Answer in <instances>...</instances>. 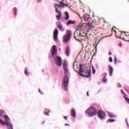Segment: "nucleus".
<instances>
[{
	"instance_id": "f257e3e1",
	"label": "nucleus",
	"mask_w": 129,
	"mask_h": 129,
	"mask_svg": "<svg viewBox=\"0 0 129 129\" xmlns=\"http://www.w3.org/2000/svg\"><path fill=\"white\" fill-rule=\"evenodd\" d=\"M62 68L64 70V76L62 81V87L66 91L68 90V84H69V70L68 69V65L67 64V61L64 60L63 62Z\"/></svg>"
},
{
	"instance_id": "f03ea898",
	"label": "nucleus",
	"mask_w": 129,
	"mask_h": 129,
	"mask_svg": "<svg viewBox=\"0 0 129 129\" xmlns=\"http://www.w3.org/2000/svg\"><path fill=\"white\" fill-rule=\"evenodd\" d=\"M84 20L85 22H87V24H88V28L89 30H94L95 31L96 29V24H95V22L93 21L92 23H90L92 19L90 18V15H86L84 17Z\"/></svg>"
},
{
	"instance_id": "7ed1b4c3",
	"label": "nucleus",
	"mask_w": 129,
	"mask_h": 129,
	"mask_svg": "<svg viewBox=\"0 0 129 129\" xmlns=\"http://www.w3.org/2000/svg\"><path fill=\"white\" fill-rule=\"evenodd\" d=\"M85 113H86L89 117L95 116V115L97 114V110L95 107H91L85 111Z\"/></svg>"
},
{
	"instance_id": "20e7f679",
	"label": "nucleus",
	"mask_w": 129,
	"mask_h": 129,
	"mask_svg": "<svg viewBox=\"0 0 129 129\" xmlns=\"http://www.w3.org/2000/svg\"><path fill=\"white\" fill-rule=\"evenodd\" d=\"M80 72L81 73H84L85 77L87 78H89L91 74L90 71L89 70H87V72H84V66L82 64H80Z\"/></svg>"
},
{
	"instance_id": "39448f33",
	"label": "nucleus",
	"mask_w": 129,
	"mask_h": 129,
	"mask_svg": "<svg viewBox=\"0 0 129 129\" xmlns=\"http://www.w3.org/2000/svg\"><path fill=\"white\" fill-rule=\"evenodd\" d=\"M71 36H72V32L71 31L67 30V33L63 37V41L64 43H68L71 38Z\"/></svg>"
},
{
	"instance_id": "423d86ee",
	"label": "nucleus",
	"mask_w": 129,
	"mask_h": 129,
	"mask_svg": "<svg viewBox=\"0 0 129 129\" xmlns=\"http://www.w3.org/2000/svg\"><path fill=\"white\" fill-rule=\"evenodd\" d=\"M54 63L58 67L62 66V58L60 56H56L54 59Z\"/></svg>"
},
{
	"instance_id": "0eeeda50",
	"label": "nucleus",
	"mask_w": 129,
	"mask_h": 129,
	"mask_svg": "<svg viewBox=\"0 0 129 129\" xmlns=\"http://www.w3.org/2000/svg\"><path fill=\"white\" fill-rule=\"evenodd\" d=\"M97 114L100 119H104L105 118V113L102 110H99L97 112Z\"/></svg>"
},
{
	"instance_id": "6e6552de",
	"label": "nucleus",
	"mask_w": 129,
	"mask_h": 129,
	"mask_svg": "<svg viewBox=\"0 0 129 129\" xmlns=\"http://www.w3.org/2000/svg\"><path fill=\"white\" fill-rule=\"evenodd\" d=\"M87 28V23H81L79 25L78 29H80L81 31H84Z\"/></svg>"
},
{
	"instance_id": "1a4fd4ad",
	"label": "nucleus",
	"mask_w": 129,
	"mask_h": 129,
	"mask_svg": "<svg viewBox=\"0 0 129 129\" xmlns=\"http://www.w3.org/2000/svg\"><path fill=\"white\" fill-rule=\"evenodd\" d=\"M55 55H57V47L56 45H53L52 49H51V56L52 57H54Z\"/></svg>"
},
{
	"instance_id": "9d476101",
	"label": "nucleus",
	"mask_w": 129,
	"mask_h": 129,
	"mask_svg": "<svg viewBox=\"0 0 129 129\" xmlns=\"http://www.w3.org/2000/svg\"><path fill=\"white\" fill-rule=\"evenodd\" d=\"M59 32L58 31V29H55L53 31V39L55 41H57L58 40V34Z\"/></svg>"
},
{
	"instance_id": "9b49d317",
	"label": "nucleus",
	"mask_w": 129,
	"mask_h": 129,
	"mask_svg": "<svg viewBox=\"0 0 129 129\" xmlns=\"http://www.w3.org/2000/svg\"><path fill=\"white\" fill-rule=\"evenodd\" d=\"M5 124L6 125L7 128L13 129V125L11 123H10V121H5Z\"/></svg>"
},
{
	"instance_id": "f8f14e48",
	"label": "nucleus",
	"mask_w": 129,
	"mask_h": 129,
	"mask_svg": "<svg viewBox=\"0 0 129 129\" xmlns=\"http://www.w3.org/2000/svg\"><path fill=\"white\" fill-rule=\"evenodd\" d=\"M76 24V22L75 20H69L67 23V25L69 26V25H75Z\"/></svg>"
},
{
	"instance_id": "ddd939ff",
	"label": "nucleus",
	"mask_w": 129,
	"mask_h": 129,
	"mask_svg": "<svg viewBox=\"0 0 129 129\" xmlns=\"http://www.w3.org/2000/svg\"><path fill=\"white\" fill-rule=\"evenodd\" d=\"M74 69L75 70V71H76V72H77V71H78V70H79V71H80V65L78 66L75 63L74 64Z\"/></svg>"
},
{
	"instance_id": "4468645a",
	"label": "nucleus",
	"mask_w": 129,
	"mask_h": 129,
	"mask_svg": "<svg viewBox=\"0 0 129 129\" xmlns=\"http://www.w3.org/2000/svg\"><path fill=\"white\" fill-rule=\"evenodd\" d=\"M71 116H73L74 118L76 117V112H75V109H72L71 110Z\"/></svg>"
},
{
	"instance_id": "2eb2a0df",
	"label": "nucleus",
	"mask_w": 129,
	"mask_h": 129,
	"mask_svg": "<svg viewBox=\"0 0 129 129\" xmlns=\"http://www.w3.org/2000/svg\"><path fill=\"white\" fill-rule=\"evenodd\" d=\"M109 72L110 76H112V72H113V68L111 66L109 67Z\"/></svg>"
},
{
	"instance_id": "dca6fc26",
	"label": "nucleus",
	"mask_w": 129,
	"mask_h": 129,
	"mask_svg": "<svg viewBox=\"0 0 129 129\" xmlns=\"http://www.w3.org/2000/svg\"><path fill=\"white\" fill-rule=\"evenodd\" d=\"M64 19L67 21H68V20H69V19H70V16H69V13H68V12H65V18H64Z\"/></svg>"
},
{
	"instance_id": "f3484780",
	"label": "nucleus",
	"mask_w": 129,
	"mask_h": 129,
	"mask_svg": "<svg viewBox=\"0 0 129 129\" xmlns=\"http://www.w3.org/2000/svg\"><path fill=\"white\" fill-rule=\"evenodd\" d=\"M104 26L105 27H110L111 26V24H110V22L109 21H105V23H104Z\"/></svg>"
},
{
	"instance_id": "a211bd4d",
	"label": "nucleus",
	"mask_w": 129,
	"mask_h": 129,
	"mask_svg": "<svg viewBox=\"0 0 129 129\" xmlns=\"http://www.w3.org/2000/svg\"><path fill=\"white\" fill-rule=\"evenodd\" d=\"M93 20L95 22H96L97 21H98V22L99 21V18H100L98 16L93 15Z\"/></svg>"
},
{
	"instance_id": "6ab92c4d",
	"label": "nucleus",
	"mask_w": 129,
	"mask_h": 129,
	"mask_svg": "<svg viewBox=\"0 0 129 129\" xmlns=\"http://www.w3.org/2000/svg\"><path fill=\"white\" fill-rule=\"evenodd\" d=\"M70 53V49H69V47H67L66 48V54L67 56H69Z\"/></svg>"
},
{
	"instance_id": "aec40b11",
	"label": "nucleus",
	"mask_w": 129,
	"mask_h": 129,
	"mask_svg": "<svg viewBox=\"0 0 129 129\" xmlns=\"http://www.w3.org/2000/svg\"><path fill=\"white\" fill-rule=\"evenodd\" d=\"M57 27H58V28H59L60 31H64V29H63V27L62 26L61 24L58 23L57 24Z\"/></svg>"
},
{
	"instance_id": "412c9836",
	"label": "nucleus",
	"mask_w": 129,
	"mask_h": 129,
	"mask_svg": "<svg viewBox=\"0 0 129 129\" xmlns=\"http://www.w3.org/2000/svg\"><path fill=\"white\" fill-rule=\"evenodd\" d=\"M106 20H105V19L102 17L99 18V22H100V23L103 22V23H104V24L106 22Z\"/></svg>"
},
{
	"instance_id": "4be33fe9",
	"label": "nucleus",
	"mask_w": 129,
	"mask_h": 129,
	"mask_svg": "<svg viewBox=\"0 0 129 129\" xmlns=\"http://www.w3.org/2000/svg\"><path fill=\"white\" fill-rule=\"evenodd\" d=\"M107 113H108V115H109V117H110L111 118H113V117L115 116L114 114H113L110 112H108Z\"/></svg>"
},
{
	"instance_id": "5701e85b",
	"label": "nucleus",
	"mask_w": 129,
	"mask_h": 129,
	"mask_svg": "<svg viewBox=\"0 0 129 129\" xmlns=\"http://www.w3.org/2000/svg\"><path fill=\"white\" fill-rule=\"evenodd\" d=\"M61 17H62V14H59L58 15H57L56 16L57 20H58V21H60V20L61 19Z\"/></svg>"
},
{
	"instance_id": "b1692460",
	"label": "nucleus",
	"mask_w": 129,
	"mask_h": 129,
	"mask_svg": "<svg viewBox=\"0 0 129 129\" xmlns=\"http://www.w3.org/2000/svg\"><path fill=\"white\" fill-rule=\"evenodd\" d=\"M59 4H60L59 6H60V7H64V6H65L66 7H68V5L62 3V2H59Z\"/></svg>"
},
{
	"instance_id": "393cba45",
	"label": "nucleus",
	"mask_w": 129,
	"mask_h": 129,
	"mask_svg": "<svg viewBox=\"0 0 129 129\" xmlns=\"http://www.w3.org/2000/svg\"><path fill=\"white\" fill-rule=\"evenodd\" d=\"M18 11V9H17V8L15 7L14 8V15L15 16V17H17V12Z\"/></svg>"
},
{
	"instance_id": "a878e982",
	"label": "nucleus",
	"mask_w": 129,
	"mask_h": 129,
	"mask_svg": "<svg viewBox=\"0 0 129 129\" xmlns=\"http://www.w3.org/2000/svg\"><path fill=\"white\" fill-rule=\"evenodd\" d=\"M4 118L6 119L5 121H9L10 120V118L8 116V115H4Z\"/></svg>"
},
{
	"instance_id": "bb28decb",
	"label": "nucleus",
	"mask_w": 129,
	"mask_h": 129,
	"mask_svg": "<svg viewBox=\"0 0 129 129\" xmlns=\"http://www.w3.org/2000/svg\"><path fill=\"white\" fill-rule=\"evenodd\" d=\"M102 81H103V82H104L105 83L107 82V79H106V75H105V76L104 77V78L102 80Z\"/></svg>"
},
{
	"instance_id": "cd10ccee",
	"label": "nucleus",
	"mask_w": 129,
	"mask_h": 129,
	"mask_svg": "<svg viewBox=\"0 0 129 129\" xmlns=\"http://www.w3.org/2000/svg\"><path fill=\"white\" fill-rule=\"evenodd\" d=\"M4 113H5V111L4 110H0V116H1V117H3Z\"/></svg>"
},
{
	"instance_id": "c85d7f7f",
	"label": "nucleus",
	"mask_w": 129,
	"mask_h": 129,
	"mask_svg": "<svg viewBox=\"0 0 129 129\" xmlns=\"http://www.w3.org/2000/svg\"><path fill=\"white\" fill-rule=\"evenodd\" d=\"M54 7L55 9H57V8H61L60 6L58 5L57 4H54Z\"/></svg>"
},
{
	"instance_id": "c756f323",
	"label": "nucleus",
	"mask_w": 129,
	"mask_h": 129,
	"mask_svg": "<svg viewBox=\"0 0 129 129\" xmlns=\"http://www.w3.org/2000/svg\"><path fill=\"white\" fill-rule=\"evenodd\" d=\"M0 123H2L3 125H6V121L4 122V121L0 119Z\"/></svg>"
},
{
	"instance_id": "7c9ffc66",
	"label": "nucleus",
	"mask_w": 129,
	"mask_h": 129,
	"mask_svg": "<svg viewBox=\"0 0 129 129\" xmlns=\"http://www.w3.org/2000/svg\"><path fill=\"white\" fill-rule=\"evenodd\" d=\"M124 99H125L127 103H128V104H129V99L127 98L126 97H124Z\"/></svg>"
},
{
	"instance_id": "2f4dec72",
	"label": "nucleus",
	"mask_w": 129,
	"mask_h": 129,
	"mask_svg": "<svg viewBox=\"0 0 129 129\" xmlns=\"http://www.w3.org/2000/svg\"><path fill=\"white\" fill-rule=\"evenodd\" d=\"M108 121H110V122H113L114 121H115V120H114V119H109Z\"/></svg>"
},
{
	"instance_id": "473e14b6",
	"label": "nucleus",
	"mask_w": 129,
	"mask_h": 129,
	"mask_svg": "<svg viewBox=\"0 0 129 129\" xmlns=\"http://www.w3.org/2000/svg\"><path fill=\"white\" fill-rule=\"evenodd\" d=\"M55 12L58 14H61L60 11H58V8H55Z\"/></svg>"
},
{
	"instance_id": "72a5a7b5",
	"label": "nucleus",
	"mask_w": 129,
	"mask_h": 129,
	"mask_svg": "<svg viewBox=\"0 0 129 129\" xmlns=\"http://www.w3.org/2000/svg\"><path fill=\"white\" fill-rule=\"evenodd\" d=\"M114 64H117V59L116 58V56H115V58L114 59Z\"/></svg>"
},
{
	"instance_id": "f704fd0d",
	"label": "nucleus",
	"mask_w": 129,
	"mask_h": 129,
	"mask_svg": "<svg viewBox=\"0 0 129 129\" xmlns=\"http://www.w3.org/2000/svg\"><path fill=\"white\" fill-rule=\"evenodd\" d=\"M24 73L25 75H27V74H28V69L27 68H25Z\"/></svg>"
},
{
	"instance_id": "c9c22d12",
	"label": "nucleus",
	"mask_w": 129,
	"mask_h": 129,
	"mask_svg": "<svg viewBox=\"0 0 129 129\" xmlns=\"http://www.w3.org/2000/svg\"><path fill=\"white\" fill-rule=\"evenodd\" d=\"M92 72H93V74H95V70L94 69L93 67H92Z\"/></svg>"
},
{
	"instance_id": "e433bc0d",
	"label": "nucleus",
	"mask_w": 129,
	"mask_h": 129,
	"mask_svg": "<svg viewBox=\"0 0 129 129\" xmlns=\"http://www.w3.org/2000/svg\"><path fill=\"white\" fill-rule=\"evenodd\" d=\"M49 112H50V111H48V112H44V114H45V115H49Z\"/></svg>"
},
{
	"instance_id": "4c0bfd02",
	"label": "nucleus",
	"mask_w": 129,
	"mask_h": 129,
	"mask_svg": "<svg viewBox=\"0 0 129 129\" xmlns=\"http://www.w3.org/2000/svg\"><path fill=\"white\" fill-rule=\"evenodd\" d=\"M109 62H112V58L111 57H110L109 58Z\"/></svg>"
},
{
	"instance_id": "58836bf2",
	"label": "nucleus",
	"mask_w": 129,
	"mask_h": 129,
	"mask_svg": "<svg viewBox=\"0 0 129 129\" xmlns=\"http://www.w3.org/2000/svg\"><path fill=\"white\" fill-rule=\"evenodd\" d=\"M122 94H123L125 96H126V94H125V93H124V92H123V90H121Z\"/></svg>"
},
{
	"instance_id": "ea45409f",
	"label": "nucleus",
	"mask_w": 129,
	"mask_h": 129,
	"mask_svg": "<svg viewBox=\"0 0 129 129\" xmlns=\"http://www.w3.org/2000/svg\"><path fill=\"white\" fill-rule=\"evenodd\" d=\"M63 117L66 120H67V116H63Z\"/></svg>"
},
{
	"instance_id": "a19ab883",
	"label": "nucleus",
	"mask_w": 129,
	"mask_h": 129,
	"mask_svg": "<svg viewBox=\"0 0 129 129\" xmlns=\"http://www.w3.org/2000/svg\"><path fill=\"white\" fill-rule=\"evenodd\" d=\"M37 3H41L42 2V0H36Z\"/></svg>"
},
{
	"instance_id": "79ce46f5",
	"label": "nucleus",
	"mask_w": 129,
	"mask_h": 129,
	"mask_svg": "<svg viewBox=\"0 0 129 129\" xmlns=\"http://www.w3.org/2000/svg\"><path fill=\"white\" fill-rule=\"evenodd\" d=\"M38 91H39V93H40V94H43V93L41 92V90H38Z\"/></svg>"
},
{
	"instance_id": "37998d69",
	"label": "nucleus",
	"mask_w": 129,
	"mask_h": 129,
	"mask_svg": "<svg viewBox=\"0 0 129 129\" xmlns=\"http://www.w3.org/2000/svg\"><path fill=\"white\" fill-rule=\"evenodd\" d=\"M87 96H89V94L88 93V92H87Z\"/></svg>"
},
{
	"instance_id": "c03bdc74",
	"label": "nucleus",
	"mask_w": 129,
	"mask_h": 129,
	"mask_svg": "<svg viewBox=\"0 0 129 129\" xmlns=\"http://www.w3.org/2000/svg\"><path fill=\"white\" fill-rule=\"evenodd\" d=\"M79 37H81V33H79Z\"/></svg>"
},
{
	"instance_id": "a18cd8bd",
	"label": "nucleus",
	"mask_w": 129,
	"mask_h": 129,
	"mask_svg": "<svg viewBox=\"0 0 129 129\" xmlns=\"http://www.w3.org/2000/svg\"><path fill=\"white\" fill-rule=\"evenodd\" d=\"M111 52L110 51L109 52V55H111Z\"/></svg>"
},
{
	"instance_id": "49530a36",
	"label": "nucleus",
	"mask_w": 129,
	"mask_h": 129,
	"mask_svg": "<svg viewBox=\"0 0 129 129\" xmlns=\"http://www.w3.org/2000/svg\"><path fill=\"white\" fill-rule=\"evenodd\" d=\"M118 86L119 87H121V85H120V84H118Z\"/></svg>"
},
{
	"instance_id": "de8ad7c7",
	"label": "nucleus",
	"mask_w": 129,
	"mask_h": 129,
	"mask_svg": "<svg viewBox=\"0 0 129 129\" xmlns=\"http://www.w3.org/2000/svg\"><path fill=\"white\" fill-rule=\"evenodd\" d=\"M66 125H69V124H68V123H66V124H65V126H66Z\"/></svg>"
},
{
	"instance_id": "09e8293b",
	"label": "nucleus",
	"mask_w": 129,
	"mask_h": 129,
	"mask_svg": "<svg viewBox=\"0 0 129 129\" xmlns=\"http://www.w3.org/2000/svg\"><path fill=\"white\" fill-rule=\"evenodd\" d=\"M104 75H107V73L104 74Z\"/></svg>"
},
{
	"instance_id": "8fccbe9b",
	"label": "nucleus",
	"mask_w": 129,
	"mask_h": 129,
	"mask_svg": "<svg viewBox=\"0 0 129 129\" xmlns=\"http://www.w3.org/2000/svg\"><path fill=\"white\" fill-rule=\"evenodd\" d=\"M119 45L120 47H121V43H120Z\"/></svg>"
},
{
	"instance_id": "3c124183",
	"label": "nucleus",
	"mask_w": 129,
	"mask_h": 129,
	"mask_svg": "<svg viewBox=\"0 0 129 129\" xmlns=\"http://www.w3.org/2000/svg\"><path fill=\"white\" fill-rule=\"evenodd\" d=\"M45 123V121H43V124H44Z\"/></svg>"
},
{
	"instance_id": "603ef678",
	"label": "nucleus",
	"mask_w": 129,
	"mask_h": 129,
	"mask_svg": "<svg viewBox=\"0 0 129 129\" xmlns=\"http://www.w3.org/2000/svg\"><path fill=\"white\" fill-rule=\"evenodd\" d=\"M76 37H78V35H77V34H76Z\"/></svg>"
},
{
	"instance_id": "864d4df0",
	"label": "nucleus",
	"mask_w": 129,
	"mask_h": 129,
	"mask_svg": "<svg viewBox=\"0 0 129 129\" xmlns=\"http://www.w3.org/2000/svg\"><path fill=\"white\" fill-rule=\"evenodd\" d=\"M122 40H124V38H122Z\"/></svg>"
},
{
	"instance_id": "5fc2aeb1",
	"label": "nucleus",
	"mask_w": 129,
	"mask_h": 129,
	"mask_svg": "<svg viewBox=\"0 0 129 129\" xmlns=\"http://www.w3.org/2000/svg\"><path fill=\"white\" fill-rule=\"evenodd\" d=\"M127 42H129V40H127Z\"/></svg>"
},
{
	"instance_id": "6e6d98bb",
	"label": "nucleus",
	"mask_w": 129,
	"mask_h": 129,
	"mask_svg": "<svg viewBox=\"0 0 129 129\" xmlns=\"http://www.w3.org/2000/svg\"><path fill=\"white\" fill-rule=\"evenodd\" d=\"M127 125L128 126V124H127Z\"/></svg>"
},
{
	"instance_id": "4d7b16f0",
	"label": "nucleus",
	"mask_w": 129,
	"mask_h": 129,
	"mask_svg": "<svg viewBox=\"0 0 129 129\" xmlns=\"http://www.w3.org/2000/svg\"><path fill=\"white\" fill-rule=\"evenodd\" d=\"M128 3H129V0H128Z\"/></svg>"
},
{
	"instance_id": "13d9d810",
	"label": "nucleus",
	"mask_w": 129,
	"mask_h": 129,
	"mask_svg": "<svg viewBox=\"0 0 129 129\" xmlns=\"http://www.w3.org/2000/svg\"><path fill=\"white\" fill-rule=\"evenodd\" d=\"M91 34H89V35L90 36Z\"/></svg>"
},
{
	"instance_id": "bf43d9fd",
	"label": "nucleus",
	"mask_w": 129,
	"mask_h": 129,
	"mask_svg": "<svg viewBox=\"0 0 129 129\" xmlns=\"http://www.w3.org/2000/svg\"><path fill=\"white\" fill-rule=\"evenodd\" d=\"M0 9H1V7H0Z\"/></svg>"
}]
</instances>
